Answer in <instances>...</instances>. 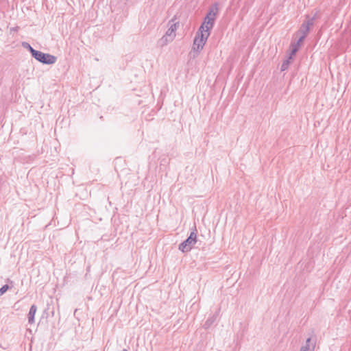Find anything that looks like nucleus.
Returning a JSON list of instances; mask_svg holds the SVG:
<instances>
[{
  "label": "nucleus",
  "mask_w": 351,
  "mask_h": 351,
  "mask_svg": "<svg viewBox=\"0 0 351 351\" xmlns=\"http://www.w3.org/2000/svg\"><path fill=\"white\" fill-rule=\"evenodd\" d=\"M210 34V31L199 27L193 40V50L199 53L205 45Z\"/></svg>",
  "instance_id": "nucleus-1"
},
{
  "label": "nucleus",
  "mask_w": 351,
  "mask_h": 351,
  "mask_svg": "<svg viewBox=\"0 0 351 351\" xmlns=\"http://www.w3.org/2000/svg\"><path fill=\"white\" fill-rule=\"evenodd\" d=\"M176 19L174 17L169 21V28L167 30L165 34L160 40V42L162 46L166 45L167 43L173 41L175 38L176 32L179 25V22L176 21Z\"/></svg>",
  "instance_id": "nucleus-2"
},
{
  "label": "nucleus",
  "mask_w": 351,
  "mask_h": 351,
  "mask_svg": "<svg viewBox=\"0 0 351 351\" xmlns=\"http://www.w3.org/2000/svg\"><path fill=\"white\" fill-rule=\"evenodd\" d=\"M217 12L218 7L217 4L216 3L209 9L208 13L204 17L202 24L200 25L199 27H201L202 29H205L208 31H210L214 26Z\"/></svg>",
  "instance_id": "nucleus-3"
},
{
  "label": "nucleus",
  "mask_w": 351,
  "mask_h": 351,
  "mask_svg": "<svg viewBox=\"0 0 351 351\" xmlns=\"http://www.w3.org/2000/svg\"><path fill=\"white\" fill-rule=\"evenodd\" d=\"M29 51L32 56L38 62L45 64H54L57 58L55 56L51 55L49 53H45L40 51H37L29 47Z\"/></svg>",
  "instance_id": "nucleus-4"
},
{
  "label": "nucleus",
  "mask_w": 351,
  "mask_h": 351,
  "mask_svg": "<svg viewBox=\"0 0 351 351\" xmlns=\"http://www.w3.org/2000/svg\"><path fill=\"white\" fill-rule=\"evenodd\" d=\"M306 20L302 23L300 29L296 32V34L299 36V42L304 41L308 35L311 27L313 26L315 23V17H310L308 15H306Z\"/></svg>",
  "instance_id": "nucleus-5"
},
{
  "label": "nucleus",
  "mask_w": 351,
  "mask_h": 351,
  "mask_svg": "<svg viewBox=\"0 0 351 351\" xmlns=\"http://www.w3.org/2000/svg\"><path fill=\"white\" fill-rule=\"evenodd\" d=\"M197 230L195 227L193 231H192L189 237L183 242H182L178 247V249L182 252H188L191 251L194 245L197 242Z\"/></svg>",
  "instance_id": "nucleus-6"
},
{
  "label": "nucleus",
  "mask_w": 351,
  "mask_h": 351,
  "mask_svg": "<svg viewBox=\"0 0 351 351\" xmlns=\"http://www.w3.org/2000/svg\"><path fill=\"white\" fill-rule=\"evenodd\" d=\"M302 42H299V39L294 43H292L290 45L291 48V53L289 56V59H292L293 56H295V54L297 53V51L299 50Z\"/></svg>",
  "instance_id": "nucleus-7"
},
{
  "label": "nucleus",
  "mask_w": 351,
  "mask_h": 351,
  "mask_svg": "<svg viewBox=\"0 0 351 351\" xmlns=\"http://www.w3.org/2000/svg\"><path fill=\"white\" fill-rule=\"evenodd\" d=\"M315 343H311V339L308 338L304 346H302L300 351H313Z\"/></svg>",
  "instance_id": "nucleus-8"
},
{
  "label": "nucleus",
  "mask_w": 351,
  "mask_h": 351,
  "mask_svg": "<svg viewBox=\"0 0 351 351\" xmlns=\"http://www.w3.org/2000/svg\"><path fill=\"white\" fill-rule=\"evenodd\" d=\"M37 311V306L35 304H32L30 307L28 313V322L33 324L34 322V316Z\"/></svg>",
  "instance_id": "nucleus-9"
},
{
  "label": "nucleus",
  "mask_w": 351,
  "mask_h": 351,
  "mask_svg": "<svg viewBox=\"0 0 351 351\" xmlns=\"http://www.w3.org/2000/svg\"><path fill=\"white\" fill-rule=\"evenodd\" d=\"M216 317L213 316L212 317L208 318L204 323V327L205 328H208L215 321Z\"/></svg>",
  "instance_id": "nucleus-10"
},
{
  "label": "nucleus",
  "mask_w": 351,
  "mask_h": 351,
  "mask_svg": "<svg viewBox=\"0 0 351 351\" xmlns=\"http://www.w3.org/2000/svg\"><path fill=\"white\" fill-rule=\"evenodd\" d=\"M291 59H289V57L288 58V59H287L286 60H285L282 65H281V68H280V70L282 71H284L285 70H287L290 64V62H291Z\"/></svg>",
  "instance_id": "nucleus-11"
},
{
  "label": "nucleus",
  "mask_w": 351,
  "mask_h": 351,
  "mask_svg": "<svg viewBox=\"0 0 351 351\" xmlns=\"http://www.w3.org/2000/svg\"><path fill=\"white\" fill-rule=\"evenodd\" d=\"M8 289L9 286L8 285H5L1 288H0V296L4 294Z\"/></svg>",
  "instance_id": "nucleus-12"
},
{
  "label": "nucleus",
  "mask_w": 351,
  "mask_h": 351,
  "mask_svg": "<svg viewBox=\"0 0 351 351\" xmlns=\"http://www.w3.org/2000/svg\"><path fill=\"white\" fill-rule=\"evenodd\" d=\"M23 46L29 50L30 45L27 43H23Z\"/></svg>",
  "instance_id": "nucleus-13"
},
{
  "label": "nucleus",
  "mask_w": 351,
  "mask_h": 351,
  "mask_svg": "<svg viewBox=\"0 0 351 351\" xmlns=\"http://www.w3.org/2000/svg\"><path fill=\"white\" fill-rule=\"evenodd\" d=\"M313 17H315V20L317 19V13H315Z\"/></svg>",
  "instance_id": "nucleus-14"
},
{
  "label": "nucleus",
  "mask_w": 351,
  "mask_h": 351,
  "mask_svg": "<svg viewBox=\"0 0 351 351\" xmlns=\"http://www.w3.org/2000/svg\"><path fill=\"white\" fill-rule=\"evenodd\" d=\"M121 351H128V350H127L126 349H123V350H121Z\"/></svg>",
  "instance_id": "nucleus-15"
}]
</instances>
